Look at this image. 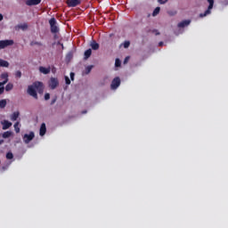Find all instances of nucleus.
Segmentation results:
<instances>
[{
  "mask_svg": "<svg viewBox=\"0 0 228 228\" xmlns=\"http://www.w3.org/2000/svg\"><path fill=\"white\" fill-rule=\"evenodd\" d=\"M30 45L31 46H35V45L42 46L43 44L41 42H38V41H31Z\"/></svg>",
  "mask_w": 228,
  "mask_h": 228,
  "instance_id": "20",
  "label": "nucleus"
},
{
  "mask_svg": "<svg viewBox=\"0 0 228 228\" xmlns=\"http://www.w3.org/2000/svg\"><path fill=\"white\" fill-rule=\"evenodd\" d=\"M46 134V125L45 123H42L40 126V132L39 134L40 136H45Z\"/></svg>",
  "mask_w": 228,
  "mask_h": 228,
  "instance_id": "13",
  "label": "nucleus"
},
{
  "mask_svg": "<svg viewBox=\"0 0 228 228\" xmlns=\"http://www.w3.org/2000/svg\"><path fill=\"white\" fill-rule=\"evenodd\" d=\"M28 28V23L19 24L15 27V31H20V30L27 31Z\"/></svg>",
  "mask_w": 228,
  "mask_h": 228,
  "instance_id": "9",
  "label": "nucleus"
},
{
  "mask_svg": "<svg viewBox=\"0 0 228 228\" xmlns=\"http://www.w3.org/2000/svg\"><path fill=\"white\" fill-rule=\"evenodd\" d=\"M12 135V132H4V134H2V136L6 139V138H9Z\"/></svg>",
  "mask_w": 228,
  "mask_h": 228,
  "instance_id": "23",
  "label": "nucleus"
},
{
  "mask_svg": "<svg viewBox=\"0 0 228 228\" xmlns=\"http://www.w3.org/2000/svg\"><path fill=\"white\" fill-rule=\"evenodd\" d=\"M161 9L159 7H157L153 12H152V16H157Z\"/></svg>",
  "mask_w": 228,
  "mask_h": 228,
  "instance_id": "27",
  "label": "nucleus"
},
{
  "mask_svg": "<svg viewBox=\"0 0 228 228\" xmlns=\"http://www.w3.org/2000/svg\"><path fill=\"white\" fill-rule=\"evenodd\" d=\"M159 46L164 45V42H163V41H160V42L159 43Z\"/></svg>",
  "mask_w": 228,
  "mask_h": 228,
  "instance_id": "38",
  "label": "nucleus"
},
{
  "mask_svg": "<svg viewBox=\"0 0 228 228\" xmlns=\"http://www.w3.org/2000/svg\"><path fill=\"white\" fill-rule=\"evenodd\" d=\"M91 47L94 51H97L100 47L99 44L96 41L91 43Z\"/></svg>",
  "mask_w": 228,
  "mask_h": 228,
  "instance_id": "19",
  "label": "nucleus"
},
{
  "mask_svg": "<svg viewBox=\"0 0 228 228\" xmlns=\"http://www.w3.org/2000/svg\"><path fill=\"white\" fill-rule=\"evenodd\" d=\"M130 46V41H125L124 48L127 49Z\"/></svg>",
  "mask_w": 228,
  "mask_h": 228,
  "instance_id": "30",
  "label": "nucleus"
},
{
  "mask_svg": "<svg viewBox=\"0 0 228 228\" xmlns=\"http://www.w3.org/2000/svg\"><path fill=\"white\" fill-rule=\"evenodd\" d=\"M92 69H94V66H92V65L87 66V67L86 68V75L90 74Z\"/></svg>",
  "mask_w": 228,
  "mask_h": 228,
  "instance_id": "26",
  "label": "nucleus"
},
{
  "mask_svg": "<svg viewBox=\"0 0 228 228\" xmlns=\"http://www.w3.org/2000/svg\"><path fill=\"white\" fill-rule=\"evenodd\" d=\"M120 84H121V79L118 77H115L111 81L110 89L117 90L120 86Z\"/></svg>",
  "mask_w": 228,
  "mask_h": 228,
  "instance_id": "4",
  "label": "nucleus"
},
{
  "mask_svg": "<svg viewBox=\"0 0 228 228\" xmlns=\"http://www.w3.org/2000/svg\"><path fill=\"white\" fill-rule=\"evenodd\" d=\"M4 143V140H0V145Z\"/></svg>",
  "mask_w": 228,
  "mask_h": 228,
  "instance_id": "42",
  "label": "nucleus"
},
{
  "mask_svg": "<svg viewBox=\"0 0 228 228\" xmlns=\"http://www.w3.org/2000/svg\"><path fill=\"white\" fill-rule=\"evenodd\" d=\"M12 89H13V85L12 83H8L7 86H5V90L7 92H10Z\"/></svg>",
  "mask_w": 228,
  "mask_h": 228,
  "instance_id": "21",
  "label": "nucleus"
},
{
  "mask_svg": "<svg viewBox=\"0 0 228 228\" xmlns=\"http://www.w3.org/2000/svg\"><path fill=\"white\" fill-rule=\"evenodd\" d=\"M8 77H9L8 73L4 72L1 74L0 78H1V80H4L3 82L8 83Z\"/></svg>",
  "mask_w": 228,
  "mask_h": 228,
  "instance_id": "15",
  "label": "nucleus"
},
{
  "mask_svg": "<svg viewBox=\"0 0 228 228\" xmlns=\"http://www.w3.org/2000/svg\"><path fill=\"white\" fill-rule=\"evenodd\" d=\"M0 67L1 68H8V67H10V63H8L4 60L0 59Z\"/></svg>",
  "mask_w": 228,
  "mask_h": 228,
  "instance_id": "18",
  "label": "nucleus"
},
{
  "mask_svg": "<svg viewBox=\"0 0 228 228\" xmlns=\"http://www.w3.org/2000/svg\"><path fill=\"white\" fill-rule=\"evenodd\" d=\"M81 4L80 0H68L67 4L70 8H75Z\"/></svg>",
  "mask_w": 228,
  "mask_h": 228,
  "instance_id": "8",
  "label": "nucleus"
},
{
  "mask_svg": "<svg viewBox=\"0 0 228 228\" xmlns=\"http://www.w3.org/2000/svg\"><path fill=\"white\" fill-rule=\"evenodd\" d=\"M115 67L116 68H120L121 67V61L117 58L116 61H115Z\"/></svg>",
  "mask_w": 228,
  "mask_h": 228,
  "instance_id": "25",
  "label": "nucleus"
},
{
  "mask_svg": "<svg viewBox=\"0 0 228 228\" xmlns=\"http://www.w3.org/2000/svg\"><path fill=\"white\" fill-rule=\"evenodd\" d=\"M65 83H66V85L71 84L70 78L69 77H65Z\"/></svg>",
  "mask_w": 228,
  "mask_h": 228,
  "instance_id": "31",
  "label": "nucleus"
},
{
  "mask_svg": "<svg viewBox=\"0 0 228 228\" xmlns=\"http://www.w3.org/2000/svg\"><path fill=\"white\" fill-rule=\"evenodd\" d=\"M74 76H75L74 72L69 73V77H71L72 81L74 80Z\"/></svg>",
  "mask_w": 228,
  "mask_h": 228,
  "instance_id": "34",
  "label": "nucleus"
},
{
  "mask_svg": "<svg viewBox=\"0 0 228 228\" xmlns=\"http://www.w3.org/2000/svg\"><path fill=\"white\" fill-rule=\"evenodd\" d=\"M60 85V82L58 81L57 78L51 77L49 81V87L51 90H55L56 87Z\"/></svg>",
  "mask_w": 228,
  "mask_h": 228,
  "instance_id": "5",
  "label": "nucleus"
},
{
  "mask_svg": "<svg viewBox=\"0 0 228 228\" xmlns=\"http://www.w3.org/2000/svg\"><path fill=\"white\" fill-rule=\"evenodd\" d=\"M91 54H92V49L91 48L86 50L85 54H84V56H85L84 59L88 60L90 58Z\"/></svg>",
  "mask_w": 228,
  "mask_h": 228,
  "instance_id": "17",
  "label": "nucleus"
},
{
  "mask_svg": "<svg viewBox=\"0 0 228 228\" xmlns=\"http://www.w3.org/2000/svg\"><path fill=\"white\" fill-rule=\"evenodd\" d=\"M51 99V94L49 93L45 94V100H50Z\"/></svg>",
  "mask_w": 228,
  "mask_h": 228,
  "instance_id": "32",
  "label": "nucleus"
},
{
  "mask_svg": "<svg viewBox=\"0 0 228 228\" xmlns=\"http://www.w3.org/2000/svg\"><path fill=\"white\" fill-rule=\"evenodd\" d=\"M19 126H20V122H17L14 124V129L17 134H19L20 132Z\"/></svg>",
  "mask_w": 228,
  "mask_h": 228,
  "instance_id": "24",
  "label": "nucleus"
},
{
  "mask_svg": "<svg viewBox=\"0 0 228 228\" xmlns=\"http://www.w3.org/2000/svg\"><path fill=\"white\" fill-rule=\"evenodd\" d=\"M35 138V133L30 132V134H25L23 136V141L25 143H29Z\"/></svg>",
  "mask_w": 228,
  "mask_h": 228,
  "instance_id": "7",
  "label": "nucleus"
},
{
  "mask_svg": "<svg viewBox=\"0 0 228 228\" xmlns=\"http://www.w3.org/2000/svg\"><path fill=\"white\" fill-rule=\"evenodd\" d=\"M2 125H4L2 126V129L6 130V129L10 128L12 126V123L9 122L7 120H4V122H2Z\"/></svg>",
  "mask_w": 228,
  "mask_h": 228,
  "instance_id": "14",
  "label": "nucleus"
},
{
  "mask_svg": "<svg viewBox=\"0 0 228 228\" xmlns=\"http://www.w3.org/2000/svg\"><path fill=\"white\" fill-rule=\"evenodd\" d=\"M128 61H129V56H126V59H125V61H124V62L126 63V62H127Z\"/></svg>",
  "mask_w": 228,
  "mask_h": 228,
  "instance_id": "36",
  "label": "nucleus"
},
{
  "mask_svg": "<svg viewBox=\"0 0 228 228\" xmlns=\"http://www.w3.org/2000/svg\"><path fill=\"white\" fill-rule=\"evenodd\" d=\"M208 2L209 4V5L208 7V10L204 11V12L200 14V18L206 17L207 15H209L212 12L211 11L214 8L215 1L214 0H208Z\"/></svg>",
  "mask_w": 228,
  "mask_h": 228,
  "instance_id": "2",
  "label": "nucleus"
},
{
  "mask_svg": "<svg viewBox=\"0 0 228 228\" xmlns=\"http://www.w3.org/2000/svg\"><path fill=\"white\" fill-rule=\"evenodd\" d=\"M13 45H14L13 40H2L0 41V50Z\"/></svg>",
  "mask_w": 228,
  "mask_h": 228,
  "instance_id": "6",
  "label": "nucleus"
},
{
  "mask_svg": "<svg viewBox=\"0 0 228 228\" xmlns=\"http://www.w3.org/2000/svg\"><path fill=\"white\" fill-rule=\"evenodd\" d=\"M3 20H4V16L2 13H0V21H3Z\"/></svg>",
  "mask_w": 228,
  "mask_h": 228,
  "instance_id": "37",
  "label": "nucleus"
},
{
  "mask_svg": "<svg viewBox=\"0 0 228 228\" xmlns=\"http://www.w3.org/2000/svg\"><path fill=\"white\" fill-rule=\"evenodd\" d=\"M21 76H22L21 71H16V72H15V77H17V78H20V77H21Z\"/></svg>",
  "mask_w": 228,
  "mask_h": 228,
  "instance_id": "29",
  "label": "nucleus"
},
{
  "mask_svg": "<svg viewBox=\"0 0 228 228\" xmlns=\"http://www.w3.org/2000/svg\"><path fill=\"white\" fill-rule=\"evenodd\" d=\"M56 98L55 99H53L52 102H51V105H53L55 102H56Z\"/></svg>",
  "mask_w": 228,
  "mask_h": 228,
  "instance_id": "35",
  "label": "nucleus"
},
{
  "mask_svg": "<svg viewBox=\"0 0 228 228\" xmlns=\"http://www.w3.org/2000/svg\"><path fill=\"white\" fill-rule=\"evenodd\" d=\"M6 83H4V82H0V86H4V85H5Z\"/></svg>",
  "mask_w": 228,
  "mask_h": 228,
  "instance_id": "39",
  "label": "nucleus"
},
{
  "mask_svg": "<svg viewBox=\"0 0 228 228\" xmlns=\"http://www.w3.org/2000/svg\"><path fill=\"white\" fill-rule=\"evenodd\" d=\"M19 117H20V112L15 111V112H13L12 115H11L10 119L12 121H15V120H18Z\"/></svg>",
  "mask_w": 228,
  "mask_h": 228,
  "instance_id": "16",
  "label": "nucleus"
},
{
  "mask_svg": "<svg viewBox=\"0 0 228 228\" xmlns=\"http://www.w3.org/2000/svg\"><path fill=\"white\" fill-rule=\"evenodd\" d=\"M4 93V87H0V95H2Z\"/></svg>",
  "mask_w": 228,
  "mask_h": 228,
  "instance_id": "33",
  "label": "nucleus"
},
{
  "mask_svg": "<svg viewBox=\"0 0 228 228\" xmlns=\"http://www.w3.org/2000/svg\"><path fill=\"white\" fill-rule=\"evenodd\" d=\"M61 45H62V49H63L64 48L63 44H61Z\"/></svg>",
  "mask_w": 228,
  "mask_h": 228,
  "instance_id": "43",
  "label": "nucleus"
},
{
  "mask_svg": "<svg viewBox=\"0 0 228 228\" xmlns=\"http://www.w3.org/2000/svg\"><path fill=\"white\" fill-rule=\"evenodd\" d=\"M50 27H51V32L53 34H56L60 31V28L56 26V19L51 18L49 20Z\"/></svg>",
  "mask_w": 228,
  "mask_h": 228,
  "instance_id": "3",
  "label": "nucleus"
},
{
  "mask_svg": "<svg viewBox=\"0 0 228 228\" xmlns=\"http://www.w3.org/2000/svg\"><path fill=\"white\" fill-rule=\"evenodd\" d=\"M162 0H159V2H161Z\"/></svg>",
  "mask_w": 228,
  "mask_h": 228,
  "instance_id": "44",
  "label": "nucleus"
},
{
  "mask_svg": "<svg viewBox=\"0 0 228 228\" xmlns=\"http://www.w3.org/2000/svg\"><path fill=\"white\" fill-rule=\"evenodd\" d=\"M154 32H156V35L159 36V33L158 32V30H154Z\"/></svg>",
  "mask_w": 228,
  "mask_h": 228,
  "instance_id": "40",
  "label": "nucleus"
},
{
  "mask_svg": "<svg viewBox=\"0 0 228 228\" xmlns=\"http://www.w3.org/2000/svg\"><path fill=\"white\" fill-rule=\"evenodd\" d=\"M41 3V0H27L26 5L27 6H36Z\"/></svg>",
  "mask_w": 228,
  "mask_h": 228,
  "instance_id": "11",
  "label": "nucleus"
},
{
  "mask_svg": "<svg viewBox=\"0 0 228 228\" xmlns=\"http://www.w3.org/2000/svg\"><path fill=\"white\" fill-rule=\"evenodd\" d=\"M191 24V20H184L177 24V28H183Z\"/></svg>",
  "mask_w": 228,
  "mask_h": 228,
  "instance_id": "10",
  "label": "nucleus"
},
{
  "mask_svg": "<svg viewBox=\"0 0 228 228\" xmlns=\"http://www.w3.org/2000/svg\"><path fill=\"white\" fill-rule=\"evenodd\" d=\"M6 159H13V154L12 152L6 153Z\"/></svg>",
  "mask_w": 228,
  "mask_h": 228,
  "instance_id": "28",
  "label": "nucleus"
},
{
  "mask_svg": "<svg viewBox=\"0 0 228 228\" xmlns=\"http://www.w3.org/2000/svg\"><path fill=\"white\" fill-rule=\"evenodd\" d=\"M39 71L40 73L44 74V75H48L49 73H51V68H45L43 66L39 67Z\"/></svg>",
  "mask_w": 228,
  "mask_h": 228,
  "instance_id": "12",
  "label": "nucleus"
},
{
  "mask_svg": "<svg viewBox=\"0 0 228 228\" xmlns=\"http://www.w3.org/2000/svg\"><path fill=\"white\" fill-rule=\"evenodd\" d=\"M37 92L41 94H44V84L42 82H35L33 86H28L27 94L33 97L35 100L38 99Z\"/></svg>",
  "mask_w": 228,
  "mask_h": 228,
  "instance_id": "1",
  "label": "nucleus"
},
{
  "mask_svg": "<svg viewBox=\"0 0 228 228\" xmlns=\"http://www.w3.org/2000/svg\"><path fill=\"white\" fill-rule=\"evenodd\" d=\"M86 113H87V110H83L82 111V114H86Z\"/></svg>",
  "mask_w": 228,
  "mask_h": 228,
  "instance_id": "41",
  "label": "nucleus"
},
{
  "mask_svg": "<svg viewBox=\"0 0 228 228\" xmlns=\"http://www.w3.org/2000/svg\"><path fill=\"white\" fill-rule=\"evenodd\" d=\"M7 104L6 100H1L0 101V109H4Z\"/></svg>",
  "mask_w": 228,
  "mask_h": 228,
  "instance_id": "22",
  "label": "nucleus"
}]
</instances>
